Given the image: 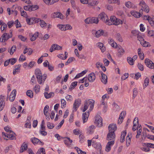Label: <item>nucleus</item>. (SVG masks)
<instances>
[{
  "label": "nucleus",
  "instance_id": "nucleus-1",
  "mask_svg": "<svg viewBox=\"0 0 154 154\" xmlns=\"http://www.w3.org/2000/svg\"><path fill=\"white\" fill-rule=\"evenodd\" d=\"M116 126H109V133L107 134L106 140H110L114 139L116 137L115 132L116 130Z\"/></svg>",
  "mask_w": 154,
  "mask_h": 154
},
{
  "label": "nucleus",
  "instance_id": "nucleus-2",
  "mask_svg": "<svg viewBox=\"0 0 154 154\" xmlns=\"http://www.w3.org/2000/svg\"><path fill=\"white\" fill-rule=\"evenodd\" d=\"M110 21L111 22L107 23L108 25H118L120 24H122V21L119 19L117 18L116 17L114 16H111L110 19Z\"/></svg>",
  "mask_w": 154,
  "mask_h": 154
},
{
  "label": "nucleus",
  "instance_id": "nucleus-3",
  "mask_svg": "<svg viewBox=\"0 0 154 154\" xmlns=\"http://www.w3.org/2000/svg\"><path fill=\"white\" fill-rule=\"evenodd\" d=\"M140 5L141 7V8L140 10V13L142 14L143 11L146 13L149 12V8L144 2H141L140 3Z\"/></svg>",
  "mask_w": 154,
  "mask_h": 154
},
{
  "label": "nucleus",
  "instance_id": "nucleus-4",
  "mask_svg": "<svg viewBox=\"0 0 154 154\" xmlns=\"http://www.w3.org/2000/svg\"><path fill=\"white\" fill-rule=\"evenodd\" d=\"M35 74L38 83L41 84L43 82L42 76L41 71L39 69H36L35 70Z\"/></svg>",
  "mask_w": 154,
  "mask_h": 154
},
{
  "label": "nucleus",
  "instance_id": "nucleus-5",
  "mask_svg": "<svg viewBox=\"0 0 154 154\" xmlns=\"http://www.w3.org/2000/svg\"><path fill=\"white\" fill-rule=\"evenodd\" d=\"M94 101L93 100H89L88 101H86L85 103L84 108L83 110V112H85L88 109V106L90 105V107L91 109L94 107Z\"/></svg>",
  "mask_w": 154,
  "mask_h": 154
},
{
  "label": "nucleus",
  "instance_id": "nucleus-6",
  "mask_svg": "<svg viewBox=\"0 0 154 154\" xmlns=\"http://www.w3.org/2000/svg\"><path fill=\"white\" fill-rule=\"evenodd\" d=\"M98 18L97 17H89L86 19L85 20V22L86 23H97L98 22Z\"/></svg>",
  "mask_w": 154,
  "mask_h": 154
},
{
  "label": "nucleus",
  "instance_id": "nucleus-7",
  "mask_svg": "<svg viewBox=\"0 0 154 154\" xmlns=\"http://www.w3.org/2000/svg\"><path fill=\"white\" fill-rule=\"evenodd\" d=\"M62 47L60 46L57 44H54L52 45L49 51L50 52H52L55 50H61Z\"/></svg>",
  "mask_w": 154,
  "mask_h": 154
},
{
  "label": "nucleus",
  "instance_id": "nucleus-8",
  "mask_svg": "<svg viewBox=\"0 0 154 154\" xmlns=\"http://www.w3.org/2000/svg\"><path fill=\"white\" fill-rule=\"evenodd\" d=\"M145 63L147 66L151 69L154 68V63L150 60L146 59L145 60Z\"/></svg>",
  "mask_w": 154,
  "mask_h": 154
},
{
  "label": "nucleus",
  "instance_id": "nucleus-9",
  "mask_svg": "<svg viewBox=\"0 0 154 154\" xmlns=\"http://www.w3.org/2000/svg\"><path fill=\"white\" fill-rule=\"evenodd\" d=\"M11 37L12 35L10 37V35H8L7 33H5L3 34L1 37L0 39V41L1 42H5L6 41H7L9 38Z\"/></svg>",
  "mask_w": 154,
  "mask_h": 154
},
{
  "label": "nucleus",
  "instance_id": "nucleus-10",
  "mask_svg": "<svg viewBox=\"0 0 154 154\" xmlns=\"http://www.w3.org/2000/svg\"><path fill=\"white\" fill-rule=\"evenodd\" d=\"M103 119L99 115H97L95 117V121L94 122L97 125H102L103 124Z\"/></svg>",
  "mask_w": 154,
  "mask_h": 154
},
{
  "label": "nucleus",
  "instance_id": "nucleus-11",
  "mask_svg": "<svg viewBox=\"0 0 154 154\" xmlns=\"http://www.w3.org/2000/svg\"><path fill=\"white\" fill-rule=\"evenodd\" d=\"M51 17L54 18L57 17L62 19L63 18V16L60 13L57 12L53 13L51 15Z\"/></svg>",
  "mask_w": 154,
  "mask_h": 154
},
{
  "label": "nucleus",
  "instance_id": "nucleus-12",
  "mask_svg": "<svg viewBox=\"0 0 154 154\" xmlns=\"http://www.w3.org/2000/svg\"><path fill=\"white\" fill-rule=\"evenodd\" d=\"M97 18L105 22L106 20H107L108 19V17L103 12L98 16Z\"/></svg>",
  "mask_w": 154,
  "mask_h": 154
},
{
  "label": "nucleus",
  "instance_id": "nucleus-13",
  "mask_svg": "<svg viewBox=\"0 0 154 154\" xmlns=\"http://www.w3.org/2000/svg\"><path fill=\"white\" fill-rule=\"evenodd\" d=\"M99 73L101 74L102 78L101 81L102 83L104 84H106L107 82V77L102 72H99Z\"/></svg>",
  "mask_w": 154,
  "mask_h": 154
},
{
  "label": "nucleus",
  "instance_id": "nucleus-14",
  "mask_svg": "<svg viewBox=\"0 0 154 154\" xmlns=\"http://www.w3.org/2000/svg\"><path fill=\"white\" fill-rule=\"evenodd\" d=\"M81 104V101L80 99H78L75 100V101L73 104V108L75 110V111H76L80 105Z\"/></svg>",
  "mask_w": 154,
  "mask_h": 154
},
{
  "label": "nucleus",
  "instance_id": "nucleus-15",
  "mask_svg": "<svg viewBox=\"0 0 154 154\" xmlns=\"http://www.w3.org/2000/svg\"><path fill=\"white\" fill-rule=\"evenodd\" d=\"M132 134L131 133H129L126 138V145L127 146H128L130 144L131 142V139L132 138Z\"/></svg>",
  "mask_w": 154,
  "mask_h": 154
},
{
  "label": "nucleus",
  "instance_id": "nucleus-16",
  "mask_svg": "<svg viewBox=\"0 0 154 154\" xmlns=\"http://www.w3.org/2000/svg\"><path fill=\"white\" fill-rule=\"evenodd\" d=\"M16 94V91L14 90L11 92V94L9 96V100L11 102L14 101L15 99V96Z\"/></svg>",
  "mask_w": 154,
  "mask_h": 154
},
{
  "label": "nucleus",
  "instance_id": "nucleus-17",
  "mask_svg": "<svg viewBox=\"0 0 154 154\" xmlns=\"http://www.w3.org/2000/svg\"><path fill=\"white\" fill-rule=\"evenodd\" d=\"M92 146L98 150V151L100 152L101 149V146L100 144H97V143L93 141L92 142Z\"/></svg>",
  "mask_w": 154,
  "mask_h": 154
},
{
  "label": "nucleus",
  "instance_id": "nucleus-18",
  "mask_svg": "<svg viewBox=\"0 0 154 154\" xmlns=\"http://www.w3.org/2000/svg\"><path fill=\"white\" fill-rule=\"evenodd\" d=\"M126 130H124L122 132L120 139V142L121 143H122L125 141V137L126 135Z\"/></svg>",
  "mask_w": 154,
  "mask_h": 154
},
{
  "label": "nucleus",
  "instance_id": "nucleus-19",
  "mask_svg": "<svg viewBox=\"0 0 154 154\" xmlns=\"http://www.w3.org/2000/svg\"><path fill=\"white\" fill-rule=\"evenodd\" d=\"M96 77L94 73H91L90 74L88 77V80L90 82H93L95 79Z\"/></svg>",
  "mask_w": 154,
  "mask_h": 154
},
{
  "label": "nucleus",
  "instance_id": "nucleus-20",
  "mask_svg": "<svg viewBox=\"0 0 154 154\" xmlns=\"http://www.w3.org/2000/svg\"><path fill=\"white\" fill-rule=\"evenodd\" d=\"M131 14L135 17L139 18L142 15V14L140 13V11L139 12L136 11H133L131 12Z\"/></svg>",
  "mask_w": 154,
  "mask_h": 154
},
{
  "label": "nucleus",
  "instance_id": "nucleus-21",
  "mask_svg": "<svg viewBox=\"0 0 154 154\" xmlns=\"http://www.w3.org/2000/svg\"><path fill=\"white\" fill-rule=\"evenodd\" d=\"M89 116V112H86L84 113L82 115V120L83 123L87 122Z\"/></svg>",
  "mask_w": 154,
  "mask_h": 154
},
{
  "label": "nucleus",
  "instance_id": "nucleus-22",
  "mask_svg": "<svg viewBox=\"0 0 154 154\" xmlns=\"http://www.w3.org/2000/svg\"><path fill=\"white\" fill-rule=\"evenodd\" d=\"M114 143V140H112L108 142L106 145V147L108 151L110 150L111 146L113 145Z\"/></svg>",
  "mask_w": 154,
  "mask_h": 154
},
{
  "label": "nucleus",
  "instance_id": "nucleus-23",
  "mask_svg": "<svg viewBox=\"0 0 154 154\" xmlns=\"http://www.w3.org/2000/svg\"><path fill=\"white\" fill-rule=\"evenodd\" d=\"M27 148V144L25 142H24L21 146L20 152L21 153L24 150H26Z\"/></svg>",
  "mask_w": 154,
  "mask_h": 154
},
{
  "label": "nucleus",
  "instance_id": "nucleus-24",
  "mask_svg": "<svg viewBox=\"0 0 154 154\" xmlns=\"http://www.w3.org/2000/svg\"><path fill=\"white\" fill-rule=\"evenodd\" d=\"M97 45L98 46L100 49L101 50L102 52H103L106 50L105 47L104 46V45L102 43H98Z\"/></svg>",
  "mask_w": 154,
  "mask_h": 154
},
{
  "label": "nucleus",
  "instance_id": "nucleus-25",
  "mask_svg": "<svg viewBox=\"0 0 154 154\" xmlns=\"http://www.w3.org/2000/svg\"><path fill=\"white\" fill-rule=\"evenodd\" d=\"M35 17H32L30 19H26V21L27 23L29 25H31L35 23Z\"/></svg>",
  "mask_w": 154,
  "mask_h": 154
},
{
  "label": "nucleus",
  "instance_id": "nucleus-26",
  "mask_svg": "<svg viewBox=\"0 0 154 154\" xmlns=\"http://www.w3.org/2000/svg\"><path fill=\"white\" fill-rule=\"evenodd\" d=\"M104 34V31L103 30L100 29L96 32L95 36L97 37H99Z\"/></svg>",
  "mask_w": 154,
  "mask_h": 154
},
{
  "label": "nucleus",
  "instance_id": "nucleus-27",
  "mask_svg": "<svg viewBox=\"0 0 154 154\" xmlns=\"http://www.w3.org/2000/svg\"><path fill=\"white\" fill-rule=\"evenodd\" d=\"M88 4L91 6H94L97 4L98 3V1H95L94 0H88Z\"/></svg>",
  "mask_w": 154,
  "mask_h": 154
},
{
  "label": "nucleus",
  "instance_id": "nucleus-28",
  "mask_svg": "<svg viewBox=\"0 0 154 154\" xmlns=\"http://www.w3.org/2000/svg\"><path fill=\"white\" fill-rule=\"evenodd\" d=\"M31 35L32 37L30 38V39L31 41H33L35 40L36 38L38 37V32H37L34 34H31Z\"/></svg>",
  "mask_w": 154,
  "mask_h": 154
},
{
  "label": "nucleus",
  "instance_id": "nucleus-29",
  "mask_svg": "<svg viewBox=\"0 0 154 154\" xmlns=\"http://www.w3.org/2000/svg\"><path fill=\"white\" fill-rule=\"evenodd\" d=\"M95 128L94 126H90L87 128V132L91 134L94 132V129Z\"/></svg>",
  "mask_w": 154,
  "mask_h": 154
},
{
  "label": "nucleus",
  "instance_id": "nucleus-30",
  "mask_svg": "<svg viewBox=\"0 0 154 154\" xmlns=\"http://www.w3.org/2000/svg\"><path fill=\"white\" fill-rule=\"evenodd\" d=\"M31 140L34 145L37 144L39 141H40V140L39 139L35 137L31 138Z\"/></svg>",
  "mask_w": 154,
  "mask_h": 154
},
{
  "label": "nucleus",
  "instance_id": "nucleus-31",
  "mask_svg": "<svg viewBox=\"0 0 154 154\" xmlns=\"http://www.w3.org/2000/svg\"><path fill=\"white\" fill-rule=\"evenodd\" d=\"M133 59L130 57H128L127 58V60L128 63L131 65H133L134 64V61Z\"/></svg>",
  "mask_w": 154,
  "mask_h": 154
},
{
  "label": "nucleus",
  "instance_id": "nucleus-32",
  "mask_svg": "<svg viewBox=\"0 0 154 154\" xmlns=\"http://www.w3.org/2000/svg\"><path fill=\"white\" fill-rule=\"evenodd\" d=\"M109 44H110L112 47H115V45H116L115 48L116 47L117 44L116 42H114V40L113 39H110L109 41Z\"/></svg>",
  "mask_w": 154,
  "mask_h": 154
},
{
  "label": "nucleus",
  "instance_id": "nucleus-33",
  "mask_svg": "<svg viewBox=\"0 0 154 154\" xmlns=\"http://www.w3.org/2000/svg\"><path fill=\"white\" fill-rule=\"evenodd\" d=\"M43 154H45V149L44 148H40L37 152L36 154H40L41 153Z\"/></svg>",
  "mask_w": 154,
  "mask_h": 154
},
{
  "label": "nucleus",
  "instance_id": "nucleus-34",
  "mask_svg": "<svg viewBox=\"0 0 154 154\" xmlns=\"http://www.w3.org/2000/svg\"><path fill=\"white\" fill-rule=\"evenodd\" d=\"M116 39L120 42H123V39L120 35L119 33H117L116 34Z\"/></svg>",
  "mask_w": 154,
  "mask_h": 154
},
{
  "label": "nucleus",
  "instance_id": "nucleus-35",
  "mask_svg": "<svg viewBox=\"0 0 154 154\" xmlns=\"http://www.w3.org/2000/svg\"><path fill=\"white\" fill-rule=\"evenodd\" d=\"M54 94V93L53 92H51L49 94H48V93L47 92H45L44 93L45 97L46 98H49L51 97V96H52V95L53 96Z\"/></svg>",
  "mask_w": 154,
  "mask_h": 154
},
{
  "label": "nucleus",
  "instance_id": "nucleus-36",
  "mask_svg": "<svg viewBox=\"0 0 154 154\" xmlns=\"http://www.w3.org/2000/svg\"><path fill=\"white\" fill-rule=\"evenodd\" d=\"M21 65L20 64L17 65L15 66V69L14 70L13 74L14 75H15L16 73L18 72V69H20Z\"/></svg>",
  "mask_w": 154,
  "mask_h": 154
},
{
  "label": "nucleus",
  "instance_id": "nucleus-37",
  "mask_svg": "<svg viewBox=\"0 0 154 154\" xmlns=\"http://www.w3.org/2000/svg\"><path fill=\"white\" fill-rule=\"evenodd\" d=\"M75 149L76 150L79 154H86V153L85 152L82 151L80 149L77 147H75Z\"/></svg>",
  "mask_w": 154,
  "mask_h": 154
},
{
  "label": "nucleus",
  "instance_id": "nucleus-38",
  "mask_svg": "<svg viewBox=\"0 0 154 154\" xmlns=\"http://www.w3.org/2000/svg\"><path fill=\"white\" fill-rule=\"evenodd\" d=\"M16 49V47L15 45H13L11 47L10 53L11 55H12L14 51H15Z\"/></svg>",
  "mask_w": 154,
  "mask_h": 154
},
{
  "label": "nucleus",
  "instance_id": "nucleus-39",
  "mask_svg": "<svg viewBox=\"0 0 154 154\" xmlns=\"http://www.w3.org/2000/svg\"><path fill=\"white\" fill-rule=\"evenodd\" d=\"M5 102L4 100H1L0 101V111H2L5 106Z\"/></svg>",
  "mask_w": 154,
  "mask_h": 154
},
{
  "label": "nucleus",
  "instance_id": "nucleus-40",
  "mask_svg": "<svg viewBox=\"0 0 154 154\" xmlns=\"http://www.w3.org/2000/svg\"><path fill=\"white\" fill-rule=\"evenodd\" d=\"M61 107L62 108H64L66 106V102L64 99H62L61 100Z\"/></svg>",
  "mask_w": 154,
  "mask_h": 154
},
{
  "label": "nucleus",
  "instance_id": "nucleus-41",
  "mask_svg": "<svg viewBox=\"0 0 154 154\" xmlns=\"http://www.w3.org/2000/svg\"><path fill=\"white\" fill-rule=\"evenodd\" d=\"M4 129L5 131L9 133L10 134H12L13 132L11 131L10 128L8 126H6L4 128Z\"/></svg>",
  "mask_w": 154,
  "mask_h": 154
},
{
  "label": "nucleus",
  "instance_id": "nucleus-42",
  "mask_svg": "<svg viewBox=\"0 0 154 154\" xmlns=\"http://www.w3.org/2000/svg\"><path fill=\"white\" fill-rule=\"evenodd\" d=\"M30 11H35L38 8V6L37 5H30Z\"/></svg>",
  "mask_w": 154,
  "mask_h": 154
},
{
  "label": "nucleus",
  "instance_id": "nucleus-43",
  "mask_svg": "<svg viewBox=\"0 0 154 154\" xmlns=\"http://www.w3.org/2000/svg\"><path fill=\"white\" fill-rule=\"evenodd\" d=\"M40 24L41 27L42 28L45 27L46 26L47 23L45 22V21L43 20H40Z\"/></svg>",
  "mask_w": 154,
  "mask_h": 154
},
{
  "label": "nucleus",
  "instance_id": "nucleus-44",
  "mask_svg": "<svg viewBox=\"0 0 154 154\" xmlns=\"http://www.w3.org/2000/svg\"><path fill=\"white\" fill-rule=\"evenodd\" d=\"M14 23L16 25L17 28L21 27V26L20 23L19 22L18 20H17Z\"/></svg>",
  "mask_w": 154,
  "mask_h": 154
},
{
  "label": "nucleus",
  "instance_id": "nucleus-45",
  "mask_svg": "<svg viewBox=\"0 0 154 154\" xmlns=\"http://www.w3.org/2000/svg\"><path fill=\"white\" fill-rule=\"evenodd\" d=\"M31 94H32V91L30 90H28L27 91L26 93V94L27 96L30 98H32L33 97V95H31Z\"/></svg>",
  "mask_w": 154,
  "mask_h": 154
},
{
  "label": "nucleus",
  "instance_id": "nucleus-46",
  "mask_svg": "<svg viewBox=\"0 0 154 154\" xmlns=\"http://www.w3.org/2000/svg\"><path fill=\"white\" fill-rule=\"evenodd\" d=\"M118 51V53L120 54V55L123 54L125 53V50L121 47L119 48Z\"/></svg>",
  "mask_w": 154,
  "mask_h": 154
},
{
  "label": "nucleus",
  "instance_id": "nucleus-47",
  "mask_svg": "<svg viewBox=\"0 0 154 154\" xmlns=\"http://www.w3.org/2000/svg\"><path fill=\"white\" fill-rule=\"evenodd\" d=\"M40 86L38 85H36L34 88V90L36 93H38L39 91Z\"/></svg>",
  "mask_w": 154,
  "mask_h": 154
},
{
  "label": "nucleus",
  "instance_id": "nucleus-48",
  "mask_svg": "<svg viewBox=\"0 0 154 154\" xmlns=\"http://www.w3.org/2000/svg\"><path fill=\"white\" fill-rule=\"evenodd\" d=\"M109 2L111 3H117L118 5L120 4L119 0H109Z\"/></svg>",
  "mask_w": 154,
  "mask_h": 154
},
{
  "label": "nucleus",
  "instance_id": "nucleus-49",
  "mask_svg": "<svg viewBox=\"0 0 154 154\" xmlns=\"http://www.w3.org/2000/svg\"><path fill=\"white\" fill-rule=\"evenodd\" d=\"M133 98H134L137 95L138 91L137 89L136 88H134L133 90Z\"/></svg>",
  "mask_w": 154,
  "mask_h": 154
},
{
  "label": "nucleus",
  "instance_id": "nucleus-50",
  "mask_svg": "<svg viewBox=\"0 0 154 154\" xmlns=\"http://www.w3.org/2000/svg\"><path fill=\"white\" fill-rule=\"evenodd\" d=\"M139 130V131H137V134L136 136V138H138L140 135L142 131V127H140Z\"/></svg>",
  "mask_w": 154,
  "mask_h": 154
},
{
  "label": "nucleus",
  "instance_id": "nucleus-51",
  "mask_svg": "<svg viewBox=\"0 0 154 154\" xmlns=\"http://www.w3.org/2000/svg\"><path fill=\"white\" fill-rule=\"evenodd\" d=\"M149 36L152 37L154 38V31L153 30L149 31L148 33Z\"/></svg>",
  "mask_w": 154,
  "mask_h": 154
},
{
  "label": "nucleus",
  "instance_id": "nucleus-52",
  "mask_svg": "<svg viewBox=\"0 0 154 154\" xmlns=\"http://www.w3.org/2000/svg\"><path fill=\"white\" fill-rule=\"evenodd\" d=\"M9 62L11 64L13 65H14L16 62L17 60L15 58H13L10 59L9 60Z\"/></svg>",
  "mask_w": 154,
  "mask_h": 154
},
{
  "label": "nucleus",
  "instance_id": "nucleus-53",
  "mask_svg": "<svg viewBox=\"0 0 154 154\" xmlns=\"http://www.w3.org/2000/svg\"><path fill=\"white\" fill-rule=\"evenodd\" d=\"M77 82H73L70 87V88L71 89H73L74 88V87L77 85Z\"/></svg>",
  "mask_w": 154,
  "mask_h": 154
},
{
  "label": "nucleus",
  "instance_id": "nucleus-54",
  "mask_svg": "<svg viewBox=\"0 0 154 154\" xmlns=\"http://www.w3.org/2000/svg\"><path fill=\"white\" fill-rule=\"evenodd\" d=\"M20 8V9L21 16L25 17H26L27 16L26 12L23 11V10L22 11L21 10L22 8Z\"/></svg>",
  "mask_w": 154,
  "mask_h": 154
},
{
  "label": "nucleus",
  "instance_id": "nucleus-55",
  "mask_svg": "<svg viewBox=\"0 0 154 154\" xmlns=\"http://www.w3.org/2000/svg\"><path fill=\"white\" fill-rule=\"evenodd\" d=\"M125 5L127 7L129 8H131L132 6L131 2L129 1L125 3Z\"/></svg>",
  "mask_w": 154,
  "mask_h": 154
},
{
  "label": "nucleus",
  "instance_id": "nucleus-56",
  "mask_svg": "<svg viewBox=\"0 0 154 154\" xmlns=\"http://www.w3.org/2000/svg\"><path fill=\"white\" fill-rule=\"evenodd\" d=\"M149 80L148 78H146L145 79L144 83V85L145 87H146L148 85Z\"/></svg>",
  "mask_w": 154,
  "mask_h": 154
},
{
  "label": "nucleus",
  "instance_id": "nucleus-57",
  "mask_svg": "<svg viewBox=\"0 0 154 154\" xmlns=\"http://www.w3.org/2000/svg\"><path fill=\"white\" fill-rule=\"evenodd\" d=\"M148 22L149 24L151 25V26L153 28H154V21L151 17L149 19Z\"/></svg>",
  "mask_w": 154,
  "mask_h": 154
},
{
  "label": "nucleus",
  "instance_id": "nucleus-58",
  "mask_svg": "<svg viewBox=\"0 0 154 154\" xmlns=\"http://www.w3.org/2000/svg\"><path fill=\"white\" fill-rule=\"evenodd\" d=\"M126 114V112L125 111H122L120 114L119 118H123L125 117Z\"/></svg>",
  "mask_w": 154,
  "mask_h": 154
},
{
  "label": "nucleus",
  "instance_id": "nucleus-59",
  "mask_svg": "<svg viewBox=\"0 0 154 154\" xmlns=\"http://www.w3.org/2000/svg\"><path fill=\"white\" fill-rule=\"evenodd\" d=\"M138 40L140 42L141 44H142L143 42L144 41V39L142 36L140 35H138L137 36Z\"/></svg>",
  "mask_w": 154,
  "mask_h": 154
},
{
  "label": "nucleus",
  "instance_id": "nucleus-60",
  "mask_svg": "<svg viewBox=\"0 0 154 154\" xmlns=\"http://www.w3.org/2000/svg\"><path fill=\"white\" fill-rule=\"evenodd\" d=\"M128 76V73H125L121 77V79L124 80L127 78Z\"/></svg>",
  "mask_w": 154,
  "mask_h": 154
},
{
  "label": "nucleus",
  "instance_id": "nucleus-61",
  "mask_svg": "<svg viewBox=\"0 0 154 154\" xmlns=\"http://www.w3.org/2000/svg\"><path fill=\"white\" fill-rule=\"evenodd\" d=\"M137 67L141 71H143L144 69L143 66L140 63H139L138 64Z\"/></svg>",
  "mask_w": 154,
  "mask_h": 154
},
{
  "label": "nucleus",
  "instance_id": "nucleus-62",
  "mask_svg": "<svg viewBox=\"0 0 154 154\" xmlns=\"http://www.w3.org/2000/svg\"><path fill=\"white\" fill-rule=\"evenodd\" d=\"M18 37L21 40L23 41L24 42L26 40V38L24 36H23V35H19L18 36Z\"/></svg>",
  "mask_w": 154,
  "mask_h": 154
},
{
  "label": "nucleus",
  "instance_id": "nucleus-63",
  "mask_svg": "<svg viewBox=\"0 0 154 154\" xmlns=\"http://www.w3.org/2000/svg\"><path fill=\"white\" fill-rule=\"evenodd\" d=\"M73 132L75 135H78L81 132L79 129H76L73 130Z\"/></svg>",
  "mask_w": 154,
  "mask_h": 154
},
{
  "label": "nucleus",
  "instance_id": "nucleus-64",
  "mask_svg": "<svg viewBox=\"0 0 154 154\" xmlns=\"http://www.w3.org/2000/svg\"><path fill=\"white\" fill-rule=\"evenodd\" d=\"M7 27V25L5 23H3L1 27V31H3Z\"/></svg>",
  "mask_w": 154,
  "mask_h": 154
}]
</instances>
